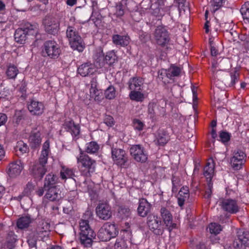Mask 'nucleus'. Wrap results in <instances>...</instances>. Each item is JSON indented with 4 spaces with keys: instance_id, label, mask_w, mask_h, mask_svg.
<instances>
[{
    "instance_id": "27",
    "label": "nucleus",
    "mask_w": 249,
    "mask_h": 249,
    "mask_svg": "<svg viewBox=\"0 0 249 249\" xmlns=\"http://www.w3.org/2000/svg\"><path fill=\"white\" fill-rule=\"evenodd\" d=\"M150 204L145 198L139 200V205L138 208V213L139 215L144 217L147 215L150 210Z\"/></svg>"
},
{
    "instance_id": "55",
    "label": "nucleus",
    "mask_w": 249,
    "mask_h": 249,
    "mask_svg": "<svg viewBox=\"0 0 249 249\" xmlns=\"http://www.w3.org/2000/svg\"><path fill=\"white\" fill-rule=\"evenodd\" d=\"M24 115L21 110H16L14 117V121L18 124L22 119H23Z\"/></svg>"
},
{
    "instance_id": "50",
    "label": "nucleus",
    "mask_w": 249,
    "mask_h": 249,
    "mask_svg": "<svg viewBox=\"0 0 249 249\" xmlns=\"http://www.w3.org/2000/svg\"><path fill=\"white\" fill-rule=\"evenodd\" d=\"M172 191L173 192H177L178 187L180 186V179L176 176H173L172 178Z\"/></svg>"
},
{
    "instance_id": "42",
    "label": "nucleus",
    "mask_w": 249,
    "mask_h": 249,
    "mask_svg": "<svg viewBox=\"0 0 249 249\" xmlns=\"http://www.w3.org/2000/svg\"><path fill=\"white\" fill-rule=\"evenodd\" d=\"M240 12L244 19L249 20V1H247L242 6Z\"/></svg>"
},
{
    "instance_id": "37",
    "label": "nucleus",
    "mask_w": 249,
    "mask_h": 249,
    "mask_svg": "<svg viewBox=\"0 0 249 249\" xmlns=\"http://www.w3.org/2000/svg\"><path fill=\"white\" fill-rule=\"evenodd\" d=\"M99 149V145L96 142L92 141L86 144L85 152L88 153H96Z\"/></svg>"
},
{
    "instance_id": "56",
    "label": "nucleus",
    "mask_w": 249,
    "mask_h": 249,
    "mask_svg": "<svg viewBox=\"0 0 249 249\" xmlns=\"http://www.w3.org/2000/svg\"><path fill=\"white\" fill-rule=\"evenodd\" d=\"M119 213L123 217H127L130 214V210L128 208L121 207L119 210Z\"/></svg>"
},
{
    "instance_id": "20",
    "label": "nucleus",
    "mask_w": 249,
    "mask_h": 249,
    "mask_svg": "<svg viewBox=\"0 0 249 249\" xmlns=\"http://www.w3.org/2000/svg\"><path fill=\"white\" fill-rule=\"evenodd\" d=\"M95 71L94 65L88 62L82 64L77 69V73L83 77L92 75Z\"/></svg>"
},
{
    "instance_id": "24",
    "label": "nucleus",
    "mask_w": 249,
    "mask_h": 249,
    "mask_svg": "<svg viewBox=\"0 0 249 249\" xmlns=\"http://www.w3.org/2000/svg\"><path fill=\"white\" fill-rule=\"evenodd\" d=\"M45 197L52 201H58L61 198V191L56 186L51 187L48 189Z\"/></svg>"
},
{
    "instance_id": "41",
    "label": "nucleus",
    "mask_w": 249,
    "mask_h": 249,
    "mask_svg": "<svg viewBox=\"0 0 249 249\" xmlns=\"http://www.w3.org/2000/svg\"><path fill=\"white\" fill-rule=\"evenodd\" d=\"M117 57L113 51L107 52L104 57L106 63L110 65L117 60Z\"/></svg>"
},
{
    "instance_id": "64",
    "label": "nucleus",
    "mask_w": 249,
    "mask_h": 249,
    "mask_svg": "<svg viewBox=\"0 0 249 249\" xmlns=\"http://www.w3.org/2000/svg\"><path fill=\"white\" fill-rule=\"evenodd\" d=\"M166 71H167V70L165 69H161L160 71H159V77L160 78H161L162 79H163L165 74L166 75Z\"/></svg>"
},
{
    "instance_id": "36",
    "label": "nucleus",
    "mask_w": 249,
    "mask_h": 249,
    "mask_svg": "<svg viewBox=\"0 0 249 249\" xmlns=\"http://www.w3.org/2000/svg\"><path fill=\"white\" fill-rule=\"evenodd\" d=\"M180 71V68L172 65L166 71V75L168 78L172 79L174 77L179 76Z\"/></svg>"
},
{
    "instance_id": "40",
    "label": "nucleus",
    "mask_w": 249,
    "mask_h": 249,
    "mask_svg": "<svg viewBox=\"0 0 249 249\" xmlns=\"http://www.w3.org/2000/svg\"><path fill=\"white\" fill-rule=\"evenodd\" d=\"M18 72V68L14 65H9L6 71V75L9 79H15Z\"/></svg>"
},
{
    "instance_id": "29",
    "label": "nucleus",
    "mask_w": 249,
    "mask_h": 249,
    "mask_svg": "<svg viewBox=\"0 0 249 249\" xmlns=\"http://www.w3.org/2000/svg\"><path fill=\"white\" fill-rule=\"evenodd\" d=\"M33 219L29 215H26L19 218L17 221V226L19 229L23 230L29 227Z\"/></svg>"
},
{
    "instance_id": "60",
    "label": "nucleus",
    "mask_w": 249,
    "mask_h": 249,
    "mask_svg": "<svg viewBox=\"0 0 249 249\" xmlns=\"http://www.w3.org/2000/svg\"><path fill=\"white\" fill-rule=\"evenodd\" d=\"M154 14L158 18H161L164 15L162 8H158L155 9Z\"/></svg>"
},
{
    "instance_id": "63",
    "label": "nucleus",
    "mask_w": 249,
    "mask_h": 249,
    "mask_svg": "<svg viewBox=\"0 0 249 249\" xmlns=\"http://www.w3.org/2000/svg\"><path fill=\"white\" fill-rule=\"evenodd\" d=\"M178 4V6L179 9H183L185 6L186 0H175Z\"/></svg>"
},
{
    "instance_id": "33",
    "label": "nucleus",
    "mask_w": 249,
    "mask_h": 249,
    "mask_svg": "<svg viewBox=\"0 0 249 249\" xmlns=\"http://www.w3.org/2000/svg\"><path fill=\"white\" fill-rule=\"evenodd\" d=\"M141 90H131L129 93V97L130 99L138 102H142L144 98V95Z\"/></svg>"
},
{
    "instance_id": "4",
    "label": "nucleus",
    "mask_w": 249,
    "mask_h": 249,
    "mask_svg": "<svg viewBox=\"0 0 249 249\" xmlns=\"http://www.w3.org/2000/svg\"><path fill=\"white\" fill-rule=\"evenodd\" d=\"M118 233V230L115 224L106 222L99 229L97 236L102 241H107L115 237Z\"/></svg>"
},
{
    "instance_id": "34",
    "label": "nucleus",
    "mask_w": 249,
    "mask_h": 249,
    "mask_svg": "<svg viewBox=\"0 0 249 249\" xmlns=\"http://www.w3.org/2000/svg\"><path fill=\"white\" fill-rule=\"evenodd\" d=\"M57 177L53 174H49L46 176L44 180V188L46 190L47 188H49L53 187L57 181Z\"/></svg>"
},
{
    "instance_id": "6",
    "label": "nucleus",
    "mask_w": 249,
    "mask_h": 249,
    "mask_svg": "<svg viewBox=\"0 0 249 249\" xmlns=\"http://www.w3.org/2000/svg\"><path fill=\"white\" fill-rule=\"evenodd\" d=\"M156 43L162 47L167 46L170 40V34L163 26H158L153 34Z\"/></svg>"
},
{
    "instance_id": "18",
    "label": "nucleus",
    "mask_w": 249,
    "mask_h": 249,
    "mask_svg": "<svg viewBox=\"0 0 249 249\" xmlns=\"http://www.w3.org/2000/svg\"><path fill=\"white\" fill-rule=\"evenodd\" d=\"M160 215L166 226L169 231L176 228L177 225L173 223V216L170 212L165 207H162L160 209Z\"/></svg>"
},
{
    "instance_id": "5",
    "label": "nucleus",
    "mask_w": 249,
    "mask_h": 249,
    "mask_svg": "<svg viewBox=\"0 0 249 249\" xmlns=\"http://www.w3.org/2000/svg\"><path fill=\"white\" fill-rule=\"evenodd\" d=\"M36 34V27L30 23H27L23 28L17 29L14 34L15 41L20 44H24L28 36Z\"/></svg>"
},
{
    "instance_id": "28",
    "label": "nucleus",
    "mask_w": 249,
    "mask_h": 249,
    "mask_svg": "<svg viewBox=\"0 0 249 249\" xmlns=\"http://www.w3.org/2000/svg\"><path fill=\"white\" fill-rule=\"evenodd\" d=\"M189 197V191L188 187L187 186L182 187L178 192V205L182 207L184 204V202Z\"/></svg>"
},
{
    "instance_id": "46",
    "label": "nucleus",
    "mask_w": 249,
    "mask_h": 249,
    "mask_svg": "<svg viewBox=\"0 0 249 249\" xmlns=\"http://www.w3.org/2000/svg\"><path fill=\"white\" fill-rule=\"evenodd\" d=\"M230 76L231 82L229 84V86L230 87H232L235 85L236 82H238L239 74L237 71L234 70L231 71Z\"/></svg>"
},
{
    "instance_id": "59",
    "label": "nucleus",
    "mask_w": 249,
    "mask_h": 249,
    "mask_svg": "<svg viewBox=\"0 0 249 249\" xmlns=\"http://www.w3.org/2000/svg\"><path fill=\"white\" fill-rule=\"evenodd\" d=\"M124 246V242L123 239H117L114 246V249H120Z\"/></svg>"
},
{
    "instance_id": "13",
    "label": "nucleus",
    "mask_w": 249,
    "mask_h": 249,
    "mask_svg": "<svg viewBox=\"0 0 249 249\" xmlns=\"http://www.w3.org/2000/svg\"><path fill=\"white\" fill-rule=\"evenodd\" d=\"M43 130V127L40 125L33 128L29 139L32 147L36 148L40 145L42 140L41 135Z\"/></svg>"
},
{
    "instance_id": "17",
    "label": "nucleus",
    "mask_w": 249,
    "mask_h": 249,
    "mask_svg": "<svg viewBox=\"0 0 249 249\" xmlns=\"http://www.w3.org/2000/svg\"><path fill=\"white\" fill-rule=\"evenodd\" d=\"M47 171L46 166L35 162L30 167L31 174L36 178L41 179Z\"/></svg>"
},
{
    "instance_id": "45",
    "label": "nucleus",
    "mask_w": 249,
    "mask_h": 249,
    "mask_svg": "<svg viewBox=\"0 0 249 249\" xmlns=\"http://www.w3.org/2000/svg\"><path fill=\"white\" fill-rule=\"evenodd\" d=\"M225 1L226 0H212L211 2L212 11L215 12L223 5Z\"/></svg>"
},
{
    "instance_id": "43",
    "label": "nucleus",
    "mask_w": 249,
    "mask_h": 249,
    "mask_svg": "<svg viewBox=\"0 0 249 249\" xmlns=\"http://www.w3.org/2000/svg\"><path fill=\"white\" fill-rule=\"evenodd\" d=\"M209 229L211 233L216 235L221 231L222 227L219 224L212 223L209 225Z\"/></svg>"
},
{
    "instance_id": "38",
    "label": "nucleus",
    "mask_w": 249,
    "mask_h": 249,
    "mask_svg": "<svg viewBox=\"0 0 249 249\" xmlns=\"http://www.w3.org/2000/svg\"><path fill=\"white\" fill-rule=\"evenodd\" d=\"M50 228V224L44 219H41L38 223L36 231L38 233L47 232V231H49Z\"/></svg>"
},
{
    "instance_id": "54",
    "label": "nucleus",
    "mask_w": 249,
    "mask_h": 249,
    "mask_svg": "<svg viewBox=\"0 0 249 249\" xmlns=\"http://www.w3.org/2000/svg\"><path fill=\"white\" fill-rule=\"evenodd\" d=\"M115 12L114 15L117 17H121L124 14V10L123 5L121 3H118L115 7Z\"/></svg>"
},
{
    "instance_id": "44",
    "label": "nucleus",
    "mask_w": 249,
    "mask_h": 249,
    "mask_svg": "<svg viewBox=\"0 0 249 249\" xmlns=\"http://www.w3.org/2000/svg\"><path fill=\"white\" fill-rule=\"evenodd\" d=\"M213 188V184L210 180L209 181H207V185L206 187V190L204 195V197L206 199H210L212 194V189Z\"/></svg>"
},
{
    "instance_id": "47",
    "label": "nucleus",
    "mask_w": 249,
    "mask_h": 249,
    "mask_svg": "<svg viewBox=\"0 0 249 249\" xmlns=\"http://www.w3.org/2000/svg\"><path fill=\"white\" fill-rule=\"evenodd\" d=\"M116 91L115 88L111 86H109L105 92V95L106 98L108 99H112L115 98Z\"/></svg>"
},
{
    "instance_id": "57",
    "label": "nucleus",
    "mask_w": 249,
    "mask_h": 249,
    "mask_svg": "<svg viewBox=\"0 0 249 249\" xmlns=\"http://www.w3.org/2000/svg\"><path fill=\"white\" fill-rule=\"evenodd\" d=\"M106 62L103 55H100L95 61V65L97 68H102L105 66Z\"/></svg>"
},
{
    "instance_id": "19",
    "label": "nucleus",
    "mask_w": 249,
    "mask_h": 249,
    "mask_svg": "<svg viewBox=\"0 0 249 249\" xmlns=\"http://www.w3.org/2000/svg\"><path fill=\"white\" fill-rule=\"evenodd\" d=\"M63 128L70 133L73 137L76 138L80 134V127L79 124H75L73 120L65 121Z\"/></svg>"
},
{
    "instance_id": "3",
    "label": "nucleus",
    "mask_w": 249,
    "mask_h": 249,
    "mask_svg": "<svg viewBox=\"0 0 249 249\" xmlns=\"http://www.w3.org/2000/svg\"><path fill=\"white\" fill-rule=\"evenodd\" d=\"M66 37L72 49L79 52L83 51L85 48L84 43L79 34L74 27L69 26L67 27Z\"/></svg>"
},
{
    "instance_id": "11",
    "label": "nucleus",
    "mask_w": 249,
    "mask_h": 249,
    "mask_svg": "<svg viewBox=\"0 0 249 249\" xmlns=\"http://www.w3.org/2000/svg\"><path fill=\"white\" fill-rule=\"evenodd\" d=\"M147 225L151 231L155 234L161 235L164 231L160 218L155 215H149L147 217Z\"/></svg>"
},
{
    "instance_id": "21",
    "label": "nucleus",
    "mask_w": 249,
    "mask_h": 249,
    "mask_svg": "<svg viewBox=\"0 0 249 249\" xmlns=\"http://www.w3.org/2000/svg\"><path fill=\"white\" fill-rule=\"evenodd\" d=\"M28 108L33 114L39 115L43 113L44 107L42 103L32 100L28 105Z\"/></svg>"
},
{
    "instance_id": "2",
    "label": "nucleus",
    "mask_w": 249,
    "mask_h": 249,
    "mask_svg": "<svg viewBox=\"0 0 249 249\" xmlns=\"http://www.w3.org/2000/svg\"><path fill=\"white\" fill-rule=\"evenodd\" d=\"M80 239L82 244L86 247L91 246L92 238L95 236L93 231L89 227V221L81 220L79 222Z\"/></svg>"
},
{
    "instance_id": "39",
    "label": "nucleus",
    "mask_w": 249,
    "mask_h": 249,
    "mask_svg": "<svg viewBox=\"0 0 249 249\" xmlns=\"http://www.w3.org/2000/svg\"><path fill=\"white\" fill-rule=\"evenodd\" d=\"M15 150L18 155H22L28 151V147L27 144L23 141H19L15 147Z\"/></svg>"
},
{
    "instance_id": "32",
    "label": "nucleus",
    "mask_w": 249,
    "mask_h": 249,
    "mask_svg": "<svg viewBox=\"0 0 249 249\" xmlns=\"http://www.w3.org/2000/svg\"><path fill=\"white\" fill-rule=\"evenodd\" d=\"M74 175L72 169L62 166L60 172V177L63 180H66L67 178H72Z\"/></svg>"
},
{
    "instance_id": "10",
    "label": "nucleus",
    "mask_w": 249,
    "mask_h": 249,
    "mask_svg": "<svg viewBox=\"0 0 249 249\" xmlns=\"http://www.w3.org/2000/svg\"><path fill=\"white\" fill-rule=\"evenodd\" d=\"M220 206L225 212L230 214H235L240 210V206L237 201L234 199L225 198L220 200Z\"/></svg>"
},
{
    "instance_id": "15",
    "label": "nucleus",
    "mask_w": 249,
    "mask_h": 249,
    "mask_svg": "<svg viewBox=\"0 0 249 249\" xmlns=\"http://www.w3.org/2000/svg\"><path fill=\"white\" fill-rule=\"evenodd\" d=\"M96 213L100 219L107 220L112 216L111 207L107 203H100L96 208Z\"/></svg>"
},
{
    "instance_id": "22",
    "label": "nucleus",
    "mask_w": 249,
    "mask_h": 249,
    "mask_svg": "<svg viewBox=\"0 0 249 249\" xmlns=\"http://www.w3.org/2000/svg\"><path fill=\"white\" fill-rule=\"evenodd\" d=\"M143 83V79L140 77L131 78L128 82V89L130 90H142Z\"/></svg>"
},
{
    "instance_id": "25",
    "label": "nucleus",
    "mask_w": 249,
    "mask_h": 249,
    "mask_svg": "<svg viewBox=\"0 0 249 249\" xmlns=\"http://www.w3.org/2000/svg\"><path fill=\"white\" fill-rule=\"evenodd\" d=\"M50 152V141L47 140L45 142L42 146V149L39 158L38 163L46 166L47 163L48 155Z\"/></svg>"
},
{
    "instance_id": "49",
    "label": "nucleus",
    "mask_w": 249,
    "mask_h": 249,
    "mask_svg": "<svg viewBox=\"0 0 249 249\" xmlns=\"http://www.w3.org/2000/svg\"><path fill=\"white\" fill-rule=\"evenodd\" d=\"M220 141L223 143L228 142L231 138V134L226 131H221L219 135Z\"/></svg>"
},
{
    "instance_id": "58",
    "label": "nucleus",
    "mask_w": 249,
    "mask_h": 249,
    "mask_svg": "<svg viewBox=\"0 0 249 249\" xmlns=\"http://www.w3.org/2000/svg\"><path fill=\"white\" fill-rule=\"evenodd\" d=\"M104 122L108 126H112L114 124V119L110 115H106L105 117Z\"/></svg>"
},
{
    "instance_id": "1",
    "label": "nucleus",
    "mask_w": 249,
    "mask_h": 249,
    "mask_svg": "<svg viewBox=\"0 0 249 249\" xmlns=\"http://www.w3.org/2000/svg\"><path fill=\"white\" fill-rule=\"evenodd\" d=\"M78 167L85 176L89 177L95 171L96 161L79 148V154L76 157Z\"/></svg>"
},
{
    "instance_id": "7",
    "label": "nucleus",
    "mask_w": 249,
    "mask_h": 249,
    "mask_svg": "<svg viewBox=\"0 0 249 249\" xmlns=\"http://www.w3.org/2000/svg\"><path fill=\"white\" fill-rule=\"evenodd\" d=\"M61 52V49L56 42L49 40L44 43L42 51L43 56L49 57L51 59H56L60 55Z\"/></svg>"
},
{
    "instance_id": "35",
    "label": "nucleus",
    "mask_w": 249,
    "mask_h": 249,
    "mask_svg": "<svg viewBox=\"0 0 249 249\" xmlns=\"http://www.w3.org/2000/svg\"><path fill=\"white\" fill-rule=\"evenodd\" d=\"M90 94L92 98H94L95 100H98L99 97L100 91L97 89V81L95 78L92 79L90 81Z\"/></svg>"
},
{
    "instance_id": "9",
    "label": "nucleus",
    "mask_w": 249,
    "mask_h": 249,
    "mask_svg": "<svg viewBox=\"0 0 249 249\" xmlns=\"http://www.w3.org/2000/svg\"><path fill=\"white\" fill-rule=\"evenodd\" d=\"M130 153L137 162L145 163L148 159V153L141 144L132 145L130 148Z\"/></svg>"
},
{
    "instance_id": "14",
    "label": "nucleus",
    "mask_w": 249,
    "mask_h": 249,
    "mask_svg": "<svg viewBox=\"0 0 249 249\" xmlns=\"http://www.w3.org/2000/svg\"><path fill=\"white\" fill-rule=\"evenodd\" d=\"M43 25L47 33L54 34L58 31L59 24L57 19L54 17L46 16L43 20Z\"/></svg>"
},
{
    "instance_id": "53",
    "label": "nucleus",
    "mask_w": 249,
    "mask_h": 249,
    "mask_svg": "<svg viewBox=\"0 0 249 249\" xmlns=\"http://www.w3.org/2000/svg\"><path fill=\"white\" fill-rule=\"evenodd\" d=\"M34 190V185L32 183L28 182L23 191V194L24 196H29Z\"/></svg>"
},
{
    "instance_id": "48",
    "label": "nucleus",
    "mask_w": 249,
    "mask_h": 249,
    "mask_svg": "<svg viewBox=\"0 0 249 249\" xmlns=\"http://www.w3.org/2000/svg\"><path fill=\"white\" fill-rule=\"evenodd\" d=\"M213 76L215 79V81H214V83L215 85L217 86L218 83V81L219 80H222L223 77L222 76L224 75V74L225 73V71L223 70H217L216 71V70H214L213 71Z\"/></svg>"
},
{
    "instance_id": "26",
    "label": "nucleus",
    "mask_w": 249,
    "mask_h": 249,
    "mask_svg": "<svg viewBox=\"0 0 249 249\" xmlns=\"http://www.w3.org/2000/svg\"><path fill=\"white\" fill-rule=\"evenodd\" d=\"M23 169V166L20 160H17L9 165L8 174L11 177L19 175Z\"/></svg>"
},
{
    "instance_id": "61",
    "label": "nucleus",
    "mask_w": 249,
    "mask_h": 249,
    "mask_svg": "<svg viewBox=\"0 0 249 249\" xmlns=\"http://www.w3.org/2000/svg\"><path fill=\"white\" fill-rule=\"evenodd\" d=\"M7 121V117L4 113H0V126L4 125Z\"/></svg>"
},
{
    "instance_id": "16",
    "label": "nucleus",
    "mask_w": 249,
    "mask_h": 249,
    "mask_svg": "<svg viewBox=\"0 0 249 249\" xmlns=\"http://www.w3.org/2000/svg\"><path fill=\"white\" fill-rule=\"evenodd\" d=\"M112 158L113 161L118 165H124L127 159L124 150L122 149L112 148Z\"/></svg>"
},
{
    "instance_id": "23",
    "label": "nucleus",
    "mask_w": 249,
    "mask_h": 249,
    "mask_svg": "<svg viewBox=\"0 0 249 249\" xmlns=\"http://www.w3.org/2000/svg\"><path fill=\"white\" fill-rule=\"evenodd\" d=\"M214 174V163L212 159L209 160L203 168V175L206 178V181L212 179Z\"/></svg>"
},
{
    "instance_id": "52",
    "label": "nucleus",
    "mask_w": 249,
    "mask_h": 249,
    "mask_svg": "<svg viewBox=\"0 0 249 249\" xmlns=\"http://www.w3.org/2000/svg\"><path fill=\"white\" fill-rule=\"evenodd\" d=\"M133 124L134 129L138 131H142L144 126L143 122L137 119L133 120Z\"/></svg>"
},
{
    "instance_id": "8",
    "label": "nucleus",
    "mask_w": 249,
    "mask_h": 249,
    "mask_svg": "<svg viewBox=\"0 0 249 249\" xmlns=\"http://www.w3.org/2000/svg\"><path fill=\"white\" fill-rule=\"evenodd\" d=\"M233 246L236 249H245L249 246V232L244 229H236Z\"/></svg>"
},
{
    "instance_id": "12",
    "label": "nucleus",
    "mask_w": 249,
    "mask_h": 249,
    "mask_svg": "<svg viewBox=\"0 0 249 249\" xmlns=\"http://www.w3.org/2000/svg\"><path fill=\"white\" fill-rule=\"evenodd\" d=\"M246 153L240 150L234 151L231 159V163L234 170H239L246 161Z\"/></svg>"
},
{
    "instance_id": "62",
    "label": "nucleus",
    "mask_w": 249,
    "mask_h": 249,
    "mask_svg": "<svg viewBox=\"0 0 249 249\" xmlns=\"http://www.w3.org/2000/svg\"><path fill=\"white\" fill-rule=\"evenodd\" d=\"M210 45H211V55L212 56H215L218 54V51L214 46H212L211 42H210Z\"/></svg>"
},
{
    "instance_id": "30",
    "label": "nucleus",
    "mask_w": 249,
    "mask_h": 249,
    "mask_svg": "<svg viewBox=\"0 0 249 249\" xmlns=\"http://www.w3.org/2000/svg\"><path fill=\"white\" fill-rule=\"evenodd\" d=\"M129 37L127 36L114 35L112 36V41L116 45L122 47L127 46L129 43Z\"/></svg>"
},
{
    "instance_id": "51",
    "label": "nucleus",
    "mask_w": 249,
    "mask_h": 249,
    "mask_svg": "<svg viewBox=\"0 0 249 249\" xmlns=\"http://www.w3.org/2000/svg\"><path fill=\"white\" fill-rule=\"evenodd\" d=\"M157 108V105L154 103H150L148 107V113L150 118H153L156 113V109Z\"/></svg>"
},
{
    "instance_id": "31",
    "label": "nucleus",
    "mask_w": 249,
    "mask_h": 249,
    "mask_svg": "<svg viewBox=\"0 0 249 249\" xmlns=\"http://www.w3.org/2000/svg\"><path fill=\"white\" fill-rule=\"evenodd\" d=\"M168 140L169 136L166 132L163 130H159L156 138L157 144L163 146L167 142Z\"/></svg>"
}]
</instances>
